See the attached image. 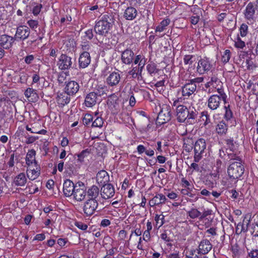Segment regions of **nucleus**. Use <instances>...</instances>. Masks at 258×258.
Masks as SVG:
<instances>
[{
    "label": "nucleus",
    "instance_id": "obj_1",
    "mask_svg": "<svg viewBox=\"0 0 258 258\" xmlns=\"http://www.w3.org/2000/svg\"><path fill=\"white\" fill-rule=\"evenodd\" d=\"M198 112L194 108H187L183 105H178L176 108V116L177 120L179 122L193 124L196 121Z\"/></svg>",
    "mask_w": 258,
    "mask_h": 258
},
{
    "label": "nucleus",
    "instance_id": "obj_2",
    "mask_svg": "<svg viewBox=\"0 0 258 258\" xmlns=\"http://www.w3.org/2000/svg\"><path fill=\"white\" fill-rule=\"evenodd\" d=\"M218 94L211 95L207 101V104L208 108L211 110H216L219 107L223 101L224 104H227V96L225 93L223 88H218L217 89Z\"/></svg>",
    "mask_w": 258,
    "mask_h": 258
},
{
    "label": "nucleus",
    "instance_id": "obj_3",
    "mask_svg": "<svg viewBox=\"0 0 258 258\" xmlns=\"http://www.w3.org/2000/svg\"><path fill=\"white\" fill-rule=\"evenodd\" d=\"M244 171V166L242 162H231L227 168V173L231 180L239 178Z\"/></svg>",
    "mask_w": 258,
    "mask_h": 258
},
{
    "label": "nucleus",
    "instance_id": "obj_4",
    "mask_svg": "<svg viewBox=\"0 0 258 258\" xmlns=\"http://www.w3.org/2000/svg\"><path fill=\"white\" fill-rule=\"evenodd\" d=\"M207 144L203 138L198 139L194 145V161L198 162L206 153Z\"/></svg>",
    "mask_w": 258,
    "mask_h": 258
},
{
    "label": "nucleus",
    "instance_id": "obj_5",
    "mask_svg": "<svg viewBox=\"0 0 258 258\" xmlns=\"http://www.w3.org/2000/svg\"><path fill=\"white\" fill-rule=\"evenodd\" d=\"M73 195L77 201L80 202L85 199L87 191L86 186L83 182L79 181L76 183V189Z\"/></svg>",
    "mask_w": 258,
    "mask_h": 258
},
{
    "label": "nucleus",
    "instance_id": "obj_6",
    "mask_svg": "<svg viewBox=\"0 0 258 258\" xmlns=\"http://www.w3.org/2000/svg\"><path fill=\"white\" fill-rule=\"evenodd\" d=\"M111 26V24L106 20H101L98 21L94 27L96 34L100 35H105Z\"/></svg>",
    "mask_w": 258,
    "mask_h": 258
},
{
    "label": "nucleus",
    "instance_id": "obj_7",
    "mask_svg": "<svg viewBox=\"0 0 258 258\" xmlns=\"http://www.w3.org/2000/svg\"><path fill=\"white\" fill-rule=\"evenodd\" d=\"M197 90V85L191 83L189 81L181 87L178 92H181L183 99H188L191 95L195 93Z\"/></svg>",
    "mask_w": 258,
    "mask_h": 258
},
{
    "label": "nucleus",
    "instance_id": "obj_8",
    "mask_svg": "<svg viewBox=\"0 0 258 258\" xmlns=\"http://www.w3.org/2000/svg\"><path fill=\"white\" fill-rule=\"evenodd\" d=\"M72 64V58L66 54H62L58 58L57 65L59 69L65 71L71 68Z\"/></svg>",
    "mask_w": 258,
    "mask_h": 258
},
{
    "label": "nucleus",
    "instance_id": "obj_9",
    "mask_svg": "<svg viewBox=\"0 0 258 258\" xmlns=\"http://www.w3.org/2000/svg\"><path fill=\"white\" fill-rule=\"evenodd\" d=\"M97 206L98 203L96 200L89 199L84 204L83 211L87 216H90L94 214Z\"/></svg>",
    "mask_w": 258,
    "mask_h": 258
},
{
    "label": "nucleus",
    "instance_id": "obj_10",
    "mask_svg": "<svg viewBox=\"0 0 258 258\" xmlns=\"http://www.w3.org/2000/svg\"><path fill=\"white\" fill-rule=\"evenodd\" d=\"M30 33L29 27L25 25H20L17 28L14 38L15 40L18 39L23 41L28 38Z\"/></svg>",
    "mask_w": 258,
    "mask_h": 258
},
{
    "label": "nucleus",
    "instance_id": "obj_11",
    "mask_svg": "<svg viewBox=\"0 0 258 258\" xmlns=\"http://www.w3.org/2000/svg\"><path fill=\"white\" fill-rule=\"evenodd\" d=\"M15 38L7 34L0 36V46L5 49H9L13 46Z\"/></svg>",
    "mask_w": 258,
    "mask_h": 258
},
{
    "label": "nucleus",
    "instance_id": "obj_12",
    "mask_svg": "<svg viewBox=\"0 0 258 258\" xmlns=\"http://www.w3.org/2000/svg\"><path fill=\"white\" fill-rule=\"evenodd\" d=\"M80 89V86L77 82L75 81H69L66 82L64 90L65 93L68 95H74L76 94Z\"/></svg>",
    "mask_w": 258,
    "mask_h": 258
},
{
    "label": "nucleus",
    "instance_id": "obj_13",
    "mask_svg": "<svg viewBox=\"0 0 258 258\" xmlns=\"http://www.w3.org/2000/svg\"><path fill=\"white\" fill-rule=\"evenodd\" d=\"M257 8L253 3H249L244 11V18L250 22L253 21L255 18V10Z\"/></svg>",
    "mask_w": 258,
    "mask_h": 258
},
{
    "label": "nucleus",
    "instance_id": "obj_14",
    "mask_svg": "<svg viewBox=\"0 0 258 258\" xmlns=\"http://www.w3.org/2000/svg\"><path fill=\"white\" fill-rule=\"evenodd\" d=\"M171 119V113L170 107L166 106L165 108H162V110L159 113L157 120L159 123L163 124Z\"/></svg>",
    "mask_w": 258,
    "mask_h": 258
},
{
    "label": "nucleus",
    "instance_id": "obj_15",
    "mask_svg": "<svg viewBox=\"0 0 258 258\" xmlns=\"http://www.w3.org/2000/svg\"><path fill=\"white\" fill-rule=\"evenodd\" d=\"M212 68V64L208 59H201L198 63L197 71L200 74H204L209 71Z\"/></svg>",
    "mask_w": 258,
    "mask_h": 258
},
{
    "label": "nucleus",
    "instance_id": "obj_16",
    "mask_svg": "<svg viewBox=\"0 0 258 258\" xmlns=\"http://www.w3.org/2000/svg\"><path fill=\"white\" fill-rule=\"evenodd\" d=\"M76 189L75 184L70 179L66 180L63 184V192L66 197H70L73 195Z\"/></svg>",
    "mask_w": 258,
    "mask_h": 258
},
{
    "label": "nucleus",
    "instance_id": "obj_17",
    "mask_svg": "<svg viewBox=\"0 0 258 258\" xmlns=\"http://www.w3.org/2000/svg\"><path fill=\"white\" fill-rule=\"evenodd\" d=\"M91 62L90 53L87 51L82 52L79 58V67L82 69L87 68Z\"/></svg>",
    "mask_w": 258,
    "mask_h": 258
},
{
    "label": "nucleus",
    "instance_id": "obj_18",
    "mask_svg": "<svg viewBox=\"0 0 258 258\" xmlns=\"http://www.w3.org/2000/svg\"><path fill=\"white\" fill-rule=\"evenodd\" d=\"M36 152L34 149L29 150L26 156V163L28 168H33L38 165L35 160Z\"/></svg>",
    "mask_w": 258,
    "mask_h": 258
},
{
    "label": "nucleus",
    "instance_id": "obj_19",
    "mask_svg": "<svg viewBox=\"0 0 258 258\" xmlns=\"http://www.w3.org/2000/svg\"><path fill=\"white\" fill-rule=\"evenodd\" d=\"M212 245L209 240L203 239L199 245V252L202 254L208 253L212 249Z\"/></svg>",
    "mask_w": 258,
    "mask_h": 258
},
{
    "label": "nucleus",
    "instance_id": "obj_20",
    "mask_svg": "<svg viewBox=\"0 0 258 258\" xmlns=\"http://www.w3.org/2000/svg\"><path fill=\"white\" fill-rule=\"evenodd\" d=\"M101 195L102 198L108 199L113 197V185L110 183L103 185L101 188Z\"/></svg>",
    "mask_w": 258,
    "mask_h": 258
},
{
    "label": "nucleus",
    "instance_id": "obj_21",
    "mask_svg": "<svg viewBox=\"0 0 258 258\" xmlns=\"http://www.w3.org/2000/svg\"><path fill=\"white\" fill-rule=\"evenodd\" d=\"M109 180V176L107 172L105 170L99 171L96 175V181L98 184L103 185L108 184Z\"/></svg>",
    "mask_w": 258,
    "mask_h": 258
},
{
    "label": "nucleus",
    "instance_id": "obj_22",
    "mask_svg": "<svg viewBox=\"0 0 258 258\" xmlns=\"http://www.w3.org/2000/svg\"><path fill=\"white\" fill-rule=\"evenodd\" d=\"M134 53L131 49H126L122 52L121 61L123 63L131 64L134 59Z\"/></svg>",
    "mask_w": 258,
    "mask_h": 258
},
{
    "label": "nucleus",
    "instance_id": "obj_23",
    "mask_svg": "<svg viewBox=\"0 0 258 258\" xmlns=\"http://www.w3.org/2000/svg\"><path fill=\"white\" fill-rule=\"evenodd\" d=\"M24 95L28 101L31 102L37 101L39 98L36 90L31 88H27L24 92Z\"/></svg>",
    "mask_w": 258,
    "mask_h": 258
},
{
    "label": "nucleus",
    "instance_id": "obj_24",
    "mask_svg": "<svg viewBox=\"0 0 258 258\" xmlns=\"http://www.w3.org/2000/svg\"><path fill=\"white\" fill-rule=\"evenodd\" d=\"M40 170L39 165H36L33 168H28L27 175L28 178L31 180H35L40 175Z\"/></svg>",
    "mask_w": 258,
    "mask_h": 258
},
{
    "label": "nucleus",
    "instance_id": "obj_25",
    "mask_svg": "<svg viewBox=\"0 0 258 258\" xmlns=\"http://www.w3.org/2000/svg\"><path fill=\"white\" fill-rule=\"evenodd\" d=\"M228 126L224 120H221L216 126V132L220 136L226 135Z\"/></svg>",
    "mask_w": 258,
    "mask_h": 258
},
{
    "label": "nucleus",
    "instance_id": "obj_26",
    "mask_svg": "<svg viewBox=\"0 0 258 258\" xmlns=\"http://www.w3.org/2000/svg\"><path fill=\"white\" fill-rule=\"evenodd\" d=\"M97 94L94 92L89 93L86 97L85 100V104L87 107H92L94 106L97 101Z\"/></svg>",
    "mask_w": 258,
    "mask_h": 258
},
{
    "label": "nucleus",
    "instance_id": "obj_27",
    "mask_svg": "<svg viewBox=\"0 0 258 258\" xmlns=\"http://www.w3.org/2000/svg\"><path fill=\"white\" fill-rule=\"evenodd\" d=\"M27 182V177L24 173H21L17 175L14 180V183L16 186H23Z\"/></svg>",
    "mask_w": 258,
    "mask_h": 258
},
{
    "label": "nucleus",
    "instance_id": "obj_28",
    "mask_svg": "<svg viewBox=\"0 0 258 258\" xmlns=\"http://www.w3.org/2000/svg\"><path fill=\"white\" fill-rule=\"evenodd\" d=\"M137 15V10L133 7L127 8L124 13V18L128 20H133Z\"/></svg>",
    "mask_w": 258,
    "mask_h": 258
},
{
    "label": "nucleus",
    "instance_id": "obj_29",
    "mask_svg": "<svg viewBox=\"0 0 258 258\" xmlns=\"http://www.w3.org/2000/svg\"><path fill=\"white\" fill-rule=\"evenodd\" d=\"M254 53H250L249 56L246 59V64L247 65V69L248 70H253L257 67V64L254 62L253 59L255 57Z\"/></svg>",
    "mask_w": 258,
    "mask_h": 258
},
{
    "label": "nucleus",
    "instance_id": "obj_30",
    "mask_svg": "<svg viewBox=\"0 0 258 258\" xmlns=\"http://www.w3.org/2000/svg\"><path fill=\"white\" fill-rule=\"evenodd\" d=\"M99 193V188L95 185L91 186L87 191V196L89 199L96 200Z\"/></svg>",
    "mask_w": 258,
    "mask_h": 258
},
{
    "label": "nucleus",
    "instance_id": "obj_31",
    "mask_svg": "<svg viewBox=\"0 0 258 258\" xmlns=\"http://www.w3.org/2000/svg\"><path fill=\"white\" fill-rule=\"evenodd\" d=\"M251 218V215L250 214L248 213L245 214L243 217V224H239L238 225L241 226V231H246L248 230V227L250 225V221Z\"/></svg>",
    "mask_w": 258,
    "mask_h": 258
},
{
    "label": "nucleus",
    "instance_id": "obj_32",
    "mask_svg": "<svg viewBox=\"0 0 258 258\" xmlns=\"http://www.w3.org/2000/svg\"><path fill=\"white\" fill-rule=\"evenodd\" d=\"M170 20L169 19H166L162 20L159 25L156 27L155 29L156 32H161L164 31L166 27L170 24Z\"/></svg>",
    "mask_w": 258,
    "mask_h": 258
},
{
    "label": "nucleus",
    "instance_id": "obj_33",
    "mask_svg": "<svg viewBox=\"0 0 258 258\" xmlns=\"http://www.w3.org/2000/svg\"><path fill=\"white\" fill-rule=\"evenodd\" d=\"M201 255L199 249L191 248L186 251V256L188 258H200Z\"/></svg>",
    "mask_w": 258,
    "mask_h": 258
},
{
    "label": "nucleus",
    "instance_id": "obj_34",
    "mask_svg": "<svg viewBox=\"0 0 258 258\" xmlns=\"http://www.w3.org/2000/svg\"><path fill=\"white\" fill-rule=\"evenodd\" d=\"M66 93H61L58 95L57 100L58 103L62 105L67 104L70 102V98Z\"/></svg>",
    "mask_w": 258,
    "mask_h": 258
},
{
    "label": "nucleus",
    "instance_id": "obj_35",
    "mask_svg": "<svg viewBox=\"0 0 258 258\" xmlns=\"http://www.w3.org/2000/svg\"><path fill=\"white\" fill-rule=\"evenodd\" d=\"M224 109L225 111L224 117L227 121H229L233 117V114L230 109V105L229 104L227 105V104H225Z\"/></svg>",
    "mask_w": 258,
    "mask_h": 258
},
{
    "label": "nucleus",
    "instance_id": "obj_36",
    "mask_svg": "<svg viewBox=\"0 0 258 258\" xmlns=\"http://www.w3.org/2000/svg\"><path fill=\"white\" fill-rule=\"evenodd\" d=\"M157 205L165 203L167 199L165 196L161 194H157L153 198Z\"/></svg>",
    "mask_w": 258,
    "mask_h": 258
},
{
    "label": "nucleus",
    "instance_id": "obj_37",
    "mask_svg": "<svg viewBox=\"0 0 258 258\" xmlns=\"http://www.w3.org/2000/svg\"><path fill=\"white\" fill-rule=\"evenodd\" d=\"M187 216L191 219H196L201 215V213L197 209L192 208L187 213Z\"/></svg>",
    "mask_w": 258,
    "mask_h": 258
},
{
    "label": "nucleus",
    "instance_id": "obj_38",
    "mask_svg": "<svg viewBox=\"0 0 258 258\" xmlns=\"http://www.w3.org/2000/svg\"><path fill=\"white\" fill-rule=\"evenodd\" d=\"M201 117L204 121V125L206 126L211 123V119L210 114L207 111H204L201 112Z\"/></svg>",
    "mask_w": 258,
    "mask_h": 258
},
{
    "label": "nucleus",
    "instance_id": "obj_39",
    "mask_svg": "<svg viewBox=\"0 0 258 258\" xmlns=\"http://www.w3.org/2000/svg\"><path fill=\"white\" fill-rule=\"evenodd\" d=\"M155 220L156 221V226L159 228L164 223V216L162 214H156Z\"/></svg>",
    "mask_w": 258,
    "mask_h": 258
},
{
    "label": "nucleus",
    "instance_id": "obj_40",
    "mask_svg": "<svg viewBox=\"0 0 258 258\" xmlns=\"http://www.w3.org/2000/svg\"><path fill=\"white\" fill-rule=\"evenodd\" d=\"M195 56L192 55H185L183 58V62L185 64H191L195 61Z\"/></svg>",
    "mask_w": 258,
    "mask_h": 258
},
{
    "label": "nucleus",
    "instance_id": "obj_41",
    "mask_svg": "<svg viewBox=\"0 0 258 258\" xmlns=\"http://www.w3.org/2000/svg\"><path fill=\"white\" fill-rule=\"evenodd\" d=\"M231 57V52L230 50H225L222 56V61L224 63H227L229 61Z\"/></svg>",
    "mask_w": 258,
    "mask_h": 258
},
{
    "label": "nucleus",
    "instance_id": "obj_42",
    "mask_svg": "<svg viewBox=\"0 0 258 258\" xmlns=\"http://www.w3.org/2000/svg\"><path fill=\"white\" fill-rule=\"evenodd\" d=\"M189 77L190 74L185 71H181L179 72V78L181 81H185L188 82Z\"/></svg>",
    "mask_w": 258,
    "mask_h": 258
},
{
    "label": "nucleus",
    "instance_id": "obj_43",
    "mask_svg": "<svg viewBox=\"0 0 258 258\" xmlns=\"http://www.w3.org/2000/svg\"><path fill=\"white\" fill-rule=\"evenodd\" d=\"M240 34L241 37H245L248 33V26L245 24H242L239 28Z\"/></svg>",
    "mask_w": 258,
    "mask_h": 258
},
{
    "label": "nucleus",
    "instance_id": "obj_44",
    "mask_svg": "<svg viewBox=\"0 0 258 258\" xmlns=\"http://www.w3.org/2000/svg\"><path fill=\"white\" fill-rule=\"evenodd\" d=\"M103 124V121L101 117L97 116L92 123V126L101 127Z\"/></svg>",
    "mask_w": 258,
    "mask_h": 258
},
{
    "label": "nucleus",
    "instance_id": "obj_45",
    "mask_svg": "<svg viewBox=\"0 0 258 258\" xmlns=\"http://www.w3.org/2000/svg\"><path fill=\"white\" fill-rule=\"evenodd\" d=\"M251 233L253 237H258V223H253L251 227Z\"/></svg>",
    "mask_w": 258,
    "mask_h": 258
},
{
    "label": "nucleus",
    "instance_id": "obj_46",
    "mask_svg": "<svg viewBox=\"0 0 258 258\" xmlns=\"http://www.w3.org/2000/svg\"><path fill=\"white\" fill-rule=\"evenodd\" d=\"M147 70L151 75L157 73L156 66L154 63L148 64L147 66Z\"/></svg>",
    "mask_w": 258,
    "mask_h": 258
},
{
    "label": "nucleus",
    "instance_id": "obj_47",
    "mask_svg": "<svg viewBox=\"0 0 258 258\" xmlns=\"http://www.w3.org/2000/svg\"><path fill=\"white\" fill-rule=\"evenodd\" d=\"M28 26L33 30L36 29L38 26V22L37 20L30 19L27 22Z\"/></svg>",
    "mask_w": 258,
    "mask_h": 258
},
{
    "label": "nucleus",
    "instance_id": "obj_48",
    "mask_svg": "<svg viewBox=\"0 0 258 258\" xmlns=\"http://www.w3.org/2000/svg\"><path fill=\"white\" fill-rule=\"evenodd\" d=\"M210 82L212 84V86L216 89L218 88H217V86L221 83V82L220 81V80L216 76L212 77L210 80Z\"/></svg>",
    "mask_w": 258,
    "mask_h": 258
},
{
    "label": "nucleus",
    "instance_id": "obj_49",
    "mask_svg": "<svg viewBox=\"0 0 258 258\" xmlns=\"http://www.w3.org/2000/svg\"><path fill=\"white\" fill-rule=\"evenodd\" d=\"M228 159L233 162H242L241 158L234 153H229L228 154Z\"/></svg>",
    "mask_w": 258,
    "mask_h": 258
},
{
    "label": "nucleus",
    "instance_id": "obj_50",
    "mask_svg": "<svg viewBox=\"0 0 258 258\" xmlns=\"http://www.w3.org/2000/svg\"><path fill=\"white\" fill-rule=\"evenodd\" d=\"M93 116L90 114H86L83 119V121L84 124L88 125L93 120Z\"/></svg>",
    "mask_w": 258,
    "mask_h": 258
},
{
    "label": "nucleus",
    "instance_id": "obj_51",
    "mask_svg": "<svg viewBox=\"0 0 258 258\" xmlns=\"http://www.w3.org/2000/svg\"><path fill=\"white\" fill-rule=\"evenodd\" d=\"M186 195L188 196L190 198V199L189 200L190 202H195L198 200L199 199V194H193L191 192H187Z\"/></svg>",
    "mask_w": 258,
    "mask_h": 258
},
{
    "label": "nucleus",
    "instance_id": "obj_52",
    "mask_svg": "<svg viewBox=\"0 0 258 258\" xmlns=\"http://www.w3.org/2000/svg\"><path fill=\"white\" fill-rule=\"evenodd\" d=\"M224 141L227 147L230 149V150H232L234 148L233 138H230L228 139H226Z\"/></svg>",
    "mask_w": 258,
    "mask_h": 258
},
{
    "label": "nucleus",
    "instance_id": "obj_53",
    "mask_svg": "<svg viewBox=\"0 0 258 258\" xmlns=\"http://www.w3.org/2000/svg\"><path fill=\"white\" fill-rule=\"evenodd\" d=\"M26 129L27 131L31 132L33 134H38L41 135H45L47 131L45 130H41L40 131H38L37 130H34V131H31V128L29 127L28 125L26 126Z\"/></svg>",
    "mask_w": 258,
    "mask_h": 258
},
{
    "label": "nucleus",
    "instance_id": "obj_54",
    "mask_svg": "<svg viewBox=\"0 0 258 258\" xmlns=\"http://www.w3.org/2000/svg\"><path fill=\"white\" fill-rule=\"evenodd\" d=\"M235 46L238 48L242 49L245 46V42L241 40V39L238 37L237 40L235 41Z\"/></svg>",
    "mask_w": 258,
    "mask_h": 258
},
{
    "label": "nucleus",
    "instance_id": "obj_55",
    "mask_svg": "<svg viewBox=\"0 0 258 258\" xmlns=\"http://www.w3.org/2000/svg\"><path fill=\"white\" fill-rule=\"evenodd\" d=\"M214 166L216 168V171L218 173L221 172L222 170V162L220 159H217Z\"/></svg>",
    "mask_w": 258,
    "mask_h": 258
},
{
    "label": "nucleus",
    "instance_id": "obj_56",
    "mask_svg": "<svg viewBox=\"0 0 258 258\" xmlns=\"http://www.w3.org/2000/svg\"><path fill=\"white\" fill-rule=\"evenodd\" d=\"M190 19V23L193 25H196L200 20V16L198 14H194Z\"/></svg>",
    "mask_w": 258,
    "mask_h": 258
},
{
    "label": "nucleus",
    "instance_id": "obj_57",
    "mask_svg": "<svg viewBox=\"0 0 258 258\" xmlns=\"http://www.w3.org/2000/svg\"><path fill=\"white\" fill-rule=\"evenodd\" d=\"M72 21V18L70 16L66 15V17H62L60 19V22L61 24L63 25L69 24Z\"/></svg>",
    "mask_w": 258,
    "mask_h": 258
},
{
    "label": "nucleus",
    "instance_id": "obj_58",
    "mask_svg": "<svg viewBox=\"0 0 258 258\" xmlns=\"http://www.w3.org/2000/svg\"><path fill=\"white\" fill-rule=\"evenodd\" d=\"M89 154V152L86 150H83L80 154L78 155V160L80 162H82L87 154Z\"/></svg>",
    "mask_w": 258,
    "mask_h": 258
},
{
    "label": "nucleus",
    "instance_id": "obj_59",
    "mask_svg": "<svg viewBox=\"0 0 258 258\" xmlns=\"http://www.w3.org/2000/svg\"><path fill=\"white\" fill-rule=\"evenodd\" d=\"M35 58L33 54H29L27 55L24 58V61L26 63L29 64H31Z\"/></svg>",
    "mask_w": 258,
    "mask_h": 258
},
{
    "label": "nucleus",
    "instance_id": "obj_60",
    "mask_svg": "<svg viewBox=\"0 0 258 258\" xmlns=\"http://www.w3.org/2000/svg\"><path fill=\"white\" fill-rule=\"evenodd\" d=\"M41 8H42L41 5H37L36 6H34L33 8L32 13L35 16L38 15L39 14V13L40 12Z\"/></svg>",
    "mask_w": 258,
    "mask_h": 258
},
{
    "label": "nucleus",
    "instance_id": "obj_61",
    "mask_svg": "<svg viewBox=\"0 0 258 258\" xmlns=\"http://www.w3.org/2000/svg\"><path fill=\"white\" fill-rule=\"evenodd\" d=\"M25 138L26 139V143L27 144H32L38 139L37 137L29 135L26 136Z\"/></svg>",
    "mask_w": 258,
    "mask_h": 258
},
{
    "label": "nucleus",
    "instance_id": "obj_62",
    "mask_svg": "<svg viewBox=\"0 0 258 258\" xmlns=\"http://www.w3.org/2000/svg\"><path fill=\"white\" fill-rule=\"evenodd\" d=\"M248 255L250 258H258V249H252Z\"/></svg>",
    "mask_w": 258,
    "mask_h": 258
},
{
    "label": "nucleus",
    "instance_id": "obj_63",
    "mask_svg": "<svg viewBox=\"0 0 258 258\" xmlns=\"http://www.w3.org/2000/svg\"><path fill=\"white\" fill-rule=\"evenodd\" d=\"M75 225L79 229L82 230H86L88 226L86 224H85L82 222H77L75 223Z\"/></svg>",
    "mask_w": 258,
    "mask_h": 258
},
{
    "label": "nucleus",
    "instance_id": "obj_64",
    "mask_svg": "<svg viewBox=\"0 0 258 258\" xmlns=\"http://www.w3.org/2000/svg\"><path fill=\"white\" fill-rule=\"evenodd\" d=\"M181 182L183 187H187L188 189H190L189 186H190V184L189 181H187L185 178H182L181 179Z\"/></svg>",
    "mask_w": 258,
    "mask_h": 258
}]
</instances>
